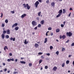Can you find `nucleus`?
I'll return each mask as SVG.
<instances>
[{
  "mask_svg": "<svg viewBox=\"0 0 74 74\" xmlns=\"http://www.w3.org/2000/svg\"><path fill=\"white\" fill-rule=\"evenodd\" d=\"M23 5L24 6V8H26L27 7V10H29V9L30 8V6H29V4H28V3L26 5V4H25V3L23 4Z\"/></svg>",
  "mask_w": 74,
  "mask_h": 74,
  "instance_id": "nucleus-1",
  "label": "nucleus"
},
{
  "mask_svg": "<svg viewBox=\"0 0 74 74\" xmlns=\"http://www.w3.org/2000/svg\"><path fill=\"white\" fill-rule=\"evenodd\" d=\"M66 34L67 37H71L73 35V33H71V32H67Z\"/></svg>",
  "mask_w": 74,
  "mask_h": 74,
  "instance_id": "nucleus-2",
  "label": "nucleus"
},
{
  "mask_svg": "<svg viewBox=\"0 0 74 74\" xmlns=\"http://www.w3.org/2000/svg\"><path fill=\"white\" fill-rule=\"evenodd\" d=\"M65 37L66 36L64 35H63L62 36V35H60V39H62V38L63 40H64Z\"/></svg>",
  "mask_w": 74,
  "mask_h": 74,
  "instance_id": "nucleus-3",
  "label": "nucleus"
},
{
  "mask_svg": "<svg viewBox=\"0 0 74 74\" xmlns=\"http://www.w3.org/2000/svg\"><path fill=\"white\" fill-rule=\"evenodd\" d=\"M39 4V2H38V1H37L35 2V7H36V8H37L38 7V5Z\"/></svg>",
  "mask_w": 74,
  "mask_h": 74,
  "instance_id": "nucleus-4",
  "label": "nucleus"
},
{
  "mask_svg": "<svg viewBox=\"0 0 74 74\" xmlns=\"http://www.w3.org/2000/svg\"><path fill=\"white\" fill-rule=\"evenodd\" d=\"M32 23L33 26H36V22L34 21H32Z\"/></svg>",
  "mask_w": 74,
  "mask_h": 74,
  "instance_id": "nucleus-5",
  "label": "nucleus"
},
{
  "mask_svg": "<svg viewBox=\"0 0 74 74\" xmlns=\"http://www.w3.org/2000/svg\"><path fill=\"white\" fill-rule=\"evenodd\" d=\"M25 16H26V14H24L21 16V18L22 19H23V18L24 17H25Z\"/></svg>",
  "mask_w": 74,
  "mask_h": 74,
  "instance_id": "nucleus-6",
  "label": "nucleus"
},
{
  "mask_svg": "<svg viewBox=\"0 0 74 74\" xmlns=\"http://www.w3.org/2000/svg\"><path fill=\"white\" fill-rule=\"evenodd\" d=\"M6 33L8 34H10V30L9 29H7L6 31Z\"/></svg>",
  "mask_w": 74,
  "mask_h": 74,
  "instance_id": "nucleus-7",
  "label": "nucleus"
},
{
  "mask_svg": "<svg viewBox=\"0 0 74 74\" xmlns=\"http://www.w3.org/2000/svg\"><path fill=\"white\" fill-rule=\"evenodd\" d=\"M56 70H57V67L56 66L54 67L53 69V70L55 71Z\"/></svg>",
  "mask_w": 74,
  "mask_h": 74,
  "instance_id": "nucleus-8",
  "label": "nucleus"
},
{
  "mask_svg": "<svg viewBox=\"0 0 74 74\" xmlns=\"http://www.w3.org/2000/svg\"><path fill=\"white\" fill-rule=\"evenodd\" d=\"M10 40L11 41H12V40H13V41H14L15 40V38H13L12 37H11L10 38Z\"/></svg>",
  "mask_w": 74,
  "mask_h": 74,
  "instance_id": "nucleus-9",
  "label": "nucleus"
},
{
  "mask_svg": "<svg viewBox=\"0 0 74 74\" xmlns=\"http://www.w3.org/2000/svg\"><path fill=\"white\" fill-rule=\"evenodd\" d=\"M17 26H18V23H15V24L13 25V26H12V27H14Z\"/></svg>",
  "mask_w": 74,
  "mask_h": 74,
  "instance_id": "nucleus-10",
  "label": "nucleus"
},
{
  "mask_svg": "<svg viewBox=\"0 0 74 74\" xmlns=\"http://www.w3.org/2000/svg\"><path fill=\"white\" fill-rule=\"evenodd\" d=\"M24 43L26 45L27 44H28L29 43V42L27 41L26 39H25V40Z\"/></svg>",
  "mask_w": 74,
  "mask_h": 74,
  "instance_id": "nucleus-11",
  "label": "nucleus"
},
{
  "mask_svg": "<svg viewBox=\"0 0 74 74\" xmlns=\"http://www.w3.org/2000/svg\"><path fill=\"white\" fill-rule=\"evenodd\" d=\"M51 5L52 7H54V6H55V3L54 2H52L51 3Z\"/></svg>",
  "mask_w": 74,
  "mask_h": 74,
  "instance_id": "nucleus-12",
  "label": "nucleus"
},
{
  "mask_svg": "<svg viewBox=\"0 0 74 74\" xmlns=\"http://www.w3.org/2000/svg\"><path fill=\"white\" fill-rule=\"evenodd\" d=\"M1 37L2 38L3 40H4V37H5V35H4V34H2L1 35Z\"/></svg>",
  "mask_w": 74,
  "mask_h": 74,
  "instance_id": "nucleus-13",
  "label": "nucleus"
},
{
  "mask_svg": "<svg viewBox=\"0 0 74 74\" xmlns=\"http://www.w3.org/2000/svg\"><path fill=\"white\" fill-rule=\"evenodd\" d=\"M62 12H63V11H62V10L61 9L58 11V13L59 14H61L62 13Z\"/></svg>",
  "mask_w": 74,
  "mask_h": 74,
  "instance_id": "nucleus-14",
  "label": "nucleus"
},
{
  "mask_svg": "<svg viewBox=\"0 0 74 74\" xmlns=\"http://www.w3.org/2000/svg\"><path fill=\"white\" fill-rule=\"evenodd\" d=\"M44 20H43L42 21H41L40 22V23L42 24V25H44Z\"/></svg>",
  "mask_w": 74,
  "mask_h": 74,
  "instance_id": "nucleus-15",
  "label": "nucleus"
},
{
  "mask_svg": "<svg viewBox=\"0 0 74 74\" xmlns=\"http://www.w3.org/2000/svg\"><path fill=\"white\" fill-rule=\"evenodd\" d=\"M6 49H8V48H7V46H5L4 48V50H5H5Z\"/></svg>",
  "mask_w": 74,
  "mask_h": 74,
  "instance_id": "nucleus-16",
  "label": "nucleus"
},
{
  "mask_svg": "<svg viewBox=\"0 0 74 74\" xmlns=\"http://www.w3.org/2000/svg\"><path fill=\"white\" fill-rule=\"evenodd\" d=\"M20 62L21 63H22V64H26V62L25 61H20Z\"/></svg>",
  "mask_w": 74,
  "mask_h": 74,
  "instance_id": "nucleus-17",
  "label": "nucleus"
},
{
  "mask_svg": "<svg viewBox=\"0 0 74 74\" xmlns=\"http://www.w3.org/2000/svg\"><path fill=\"white\" fill-rule=\"evenodd\" d=\"M60 32V29H56V33H59Z\"/></svg>",
  "mask_w": 74,
  "mask_h": 74,
  "instance_id": "nucleus-18",
  "label": "nucleus"
},
{
  "mask_svg": "<svg viewBox=\"0 0 74 74\" xmlns=\"http://www.w3.org/2000/svg\"><path fill=\"white\" fill-rule=\"evenodd\" d=\"M36 48H37L38 47V45L37 43H36L35 45Z\"/></svg>",
  "mask_w": 74,
  "mask_h": 74,
  "instance_id": "nucleus-19",
  "label": "nucleus"
},
{
  "mask_svg": "<svg viewBox=\"0 0 74 74\" xmlns=\"http://www.w3.org/2000/svg\"><path fill=\"white\" fill-rule=\"evenodd\" d=\"M18 29H19L18 27H15V30H16V31L18 30Z\"/></svg>",
  "mask_w": 74,
  "mask_h": 74,
  "instance_id": "nucleus-20",
  "label": "nucleus"
},
{
  "mask_svg": "<svg viewBox=\"0 0 74 74\" xmlns=\"http://www.w3.org/2000/svg\"><path fill=\"white\" fill-rule=\"evenodd\" d=\"M47 42V38H45V40L44 41V43H46Z\"/></svg>",
  "mask_w": 74,
  "mask_h": 74,
  "instance_id": "nucleus-21",
  "label": "nucleus"
},
{
  "mask_svg": "<svg viewBox=\"0 0 74 74\" xmlns=\"http://www.w3.org/2000/svg\"><path fill=\"white\" fill-rule=\"evenodd\" d=\"M41 12H39L38 13V15L39 16H40V15H41Z\"/></svg>",
  "mask_w": 74,
  "mask_h": 74,
  "instance_id": "nucleus-22",
  "label": "nucleus"
},
{
  "mask_svg": "<svg viewBox=\"0 0 74 74\" xmlns=\"http://www.w3.org/2000/svg\"><path fill=\"white\" fill-rule=\"evenodd\" d=\"M61 16V14H59L56 16V17L57 18H58L59 17V16Z\"/></svg>",
  "mask_w": 74,
  "mask_h": 74,
  "instance_id": "nucleus-23",
  "label": "nucleus"
},
{
  "mask_svg": "<svg viewBox=\"0 0 74 74\" xmlns=\"http://www.w3.org/2000/svg\"><path fill=\"white\" fill-rule=\"evenodd\" d=\"M6 31L5 30H4L3 32V34H2L5 35V33H6Z\"/></svg>",
  "mask_w": 74,
  "mask_h": 74,
  "instance_id": "nucleus-24",
  "label": "nucleus"
},
{
  "mask_svg": "<svg viewBox=\"0 0 74 74\" xmlns=\"http://www.w3.org/2000/svg\"><path fill=\"white\" fill-rule=\"evenodd\" d=\"M66 12V10H65V9H63V14H65Z\"/></svg>",
  "mask_w": 74,
  "mask_h": 74,
  "instance_id": "nucleus-25",
  "label": "nucleus"
},
{
  "mask_svg": "<svg viewBox=\"0 0 74 74\" xmlns=\"http://www.w3.org/2000/svg\"><path fill=\"white\" fill-rule=\"evenodd\" d=\"M5 22L6 23H7L8 22V19H6L5 21Z\"/></svg>",
  "mask_w": 74,
  "mask_h": 74,
  "instance_id": "nucleus-26",
  "label": "nucleus"
},
{
  "mask_svg": "<svg viewBox=\"0 0 74 74\" xmlns=\"http://www.w3.org/2000/svg\"><path fill=\"white\" fill-rule=\"evenodd\" d=\"M4 26H5V24L2 23V27H4Z\"/></svg>",
  "mask_w": 74,
  "mask_h": 74,
  "instance_id": "nucleus-27",
  "label": "nucleus"
},
{
  "mask_svg": "<svg viewBox=\"0 0 74 74\" xmlns=\"http://www.w3.org/2000/svg\"><path fill=\"white\" fill-rule=\"evenodd\" d=\"M65 64H64V63H62V67H63L64 66Z\"/></svg>",
  "mask_w": 74,
  "mask_h": 74,
  "instance_id": "nucleus-28",
  "label": "nucleus"
},
{
  "mask_svg": "<svg viewBox=\"0 0 74 74\" xmlns=\"http://www.w3.org/2000/svg\"><path fill=\"white\" fill-rule=\"evenodd\" d=\"M18 71H14L13 72L14 74H18Z\"/></svg>",
  "mask_w": 74,
  "mask_h": 74,
  "instance_id": "nucleus-29",
  "label": "nucleus"
},
{
  "mask_svg": "<svg viewBox=\"0 0 74 74\" xmlns=\"http://www.w3.org/2000/svg\"><path fill=\"white\" fill-rule=\"evenodd\" d=\"M5 37L6 38H9V36L8 35H6Z\"/></svg>",
  "mask_w": 74,
  "mask_h": 74,
  "instance_id": "nucleus-30",
  "label": "nucleus"
},
{
  "mask_svg": "<svg viewBox=\"0 0 74 74\" xmlns=\"http://www.w3.org/2000/svg\"><path fill=\"white\" fill-rule=\"evenodd\" d=\"M42 62V60H40L39 61V64H40Z\"/></svg>",
  "mask_w": 74,
  "mask_h": 74,
  "instance_id": "nucleus-31",
  "label": "nucleus"
},
{
  "mask_svg": "<svg viewBox=\"0 0 74 74\" xmlns=\"http://www.w3.org/2000/svg\"><path fill=\"white\" fill-rule=\"evenodd\" d=\"M48 30H52V28L51 27H49L48 28Z\"/></svg>",
  "mask_w": 74,
  "mask_h": 74,
  "instance_id": "nucleus-32",
  "label": "nucleus"
},
{
  "mask_svg": "<svg viewBox=\"0 0 74 74\" xmlns=\"http://www.w3.org/2000/svg\"><path fill=\"white\" fill-rule=\"evenodd\" d=\"M38 27H41V25L40 24H39L38 25Z\"/></svg>",
  "mask_w": 74,
  "mask_h": 74,
  "instance_id": "nucleus-33",
  "label": "nucleus"
},
{
  "mask_svg": "<svg viewBox=\"0 0 74 74\" xmlns=\"http://www.w3.org/2000/svg\"><path fill=\"white\" fill-rule=\"evenodd\" d=\"M53 49V47L52 46H50V49Z\"/></svg>",
  "mask_w": 74,
  "mask_h": 74,
  "instance_id": "nucleus-34",
  "label": "nucleus"
},
{
  "mask_svg": "<svg viewBox=\"0 0 74 74\" xmlns=\"http://www.w3.org/2000/svg\"><path fill=\"white\" fill-rule=\"evenodd\" d=\"M62 48V51H64L65 50V48H63V47Z\"/></svg>",
  "mask_w": 74,
  "mask_h": 74,
  "instance_id": "nucleus-35",
  "label": "nucleus"
},
{
  "mask_svg": "<svg viewBox=\"0 0 74 74\" xmlns=\"http://www.w3.org/2000/svg\"><path fill=\"white\" fill-rule=\"evenodd\" d=\"M45 69H47L48 68V66H45Z\"/></svg>",
  "mask_w": 74,
  "mask_h": 74,
  "instance_id": "nucleus-36",
  "label": "nucleus"
},
{
  "mask_svg": "<svg viewBox=\"0 0 74 74\" xmlns=\"http://www.w3.org/2000/svg\"><path fill=\"white\" fill-rule=\"evenodd\" d=\"M69 60H67L66 61V64H69Z\"/></svg>",
  "mask_w": 74,
  "mask_h": 74,
  "instance_id": "nucleus-37",
  "label": "nucleus"
},
{
  "mask_svg": "<svg viewBox=\"0 0 74 74\" xmlns=\"http://www.w3.org/2000/svg\"><path fill=\"white\" fill-rule=\"evenodd\" d=\"M48 33H49V31H47L46 34V36H48Z\"/></svg>",
  "mask_w": 74,
  "mask_h": 74,
  "instance_id": "nucleus-38",
  "label": "nucleus"
},
{
  "mask_svg": "<svg viewBox=\"0 0 74 74\" xmlns=\"http://www.w3.org/2000/svg\"><path fill=\"white\" fill-rule=\"evenodd\" d=\"M32 66V63H29V67H31V66Z\"/></svg>",
  "mask_w": 74,
  "mask_h": 74,
  "instance_id": "nucleus-39",
  "label": "nucleus"
},
{
  "mask_svg": "<svg viewBox=\"0 0 74 74\" xmlns=\"http://www.w3.org/2000/svg\"><path fill=\"white\" fill-rule=\"evenodd\" d=\"M39 18H39V17H37L36 18V19L37 20H38V21H39Z\"/></svg>",
  "mask_w": 74,
  "mask_h": 74,
  "instance_id": "nucleus-40",
  "label": "nucleus"
},
{
  "mask_svg": "<svg viewBox=\"0 0 74 74\" xmlns=\"http://www.w3.org/2000/svg\"><path fill=\"white\" fill-rule=\"evenodd\" d=\"M56 55H58L59 54V51H57L56 53Z\"/></svg>",
  "mask_w": 74,
  "mask_h": 74,
  "instance_id": "nucleus-41",
  "label": "nucleus"
},
{
  "mask_svg": "<svg viewBox=\"0 0 74 74\" xmlns=\"http://www.w3.org/2000/svg\"><path fill=\"white\" fill-rule=\"evenodd\" d=\"M11 12L12 13V14H14V13H15V12L14 11H11Z\"/></svg>",
  "mask_w": 74,
  "mask_h": 74,
  "instance_id": "nucleus-42",
  "label": "nucleus"
},
{
  "mask_svg": "<svg viewBox=\"0 0 74 74\" xmlns=\"http://www.w3.org/2000/svg\"><path fill=\"white\" fill-rule=\"evenodd\" d=\"M40 58H41V59H44V56H41L40 57Z\"/></svg>",
  "mask_w": 74,
  "mask_h": 74,
  "instance_id": "nucleus-43",
  "label": "nucleus"
},
{
  "mask_svg": "<svg viewBox=\"0 0 74 74\" xmlns=\"http://www.w3.org/2000/svg\"><path fill=\"white\" fill-rule=\"evenodd\" d=\"M61 27H64V25L63 24H61Z\"/></svg>",
  "mask_w": 74,
  "mask_h": 74,
  "instance_id": "nucleus-44",
  "label": "nucleus"
},
{
  "mask_svg": "<svg viewBox=\"0 0 74 74\" xmlns=\"http://www.w3.org/2000/svg\"><path fill=\"white\" fill-rule=\"evenodd\" d=\"M49 0H47L46 1V3H47V4H48V3H49Z\"/></svg>",
  "mask_w": 74,
  "mask_h": 74,
  "instance_id": "nucleus-45",
  "label": "nucleus"
},
{
  "mask_svg": "<svg viewBox=\"0 0 74 74\" xmlns=\"http://www.w3.org/2000/svg\"><path fill=\"white\" fill-rule=\"evenodd\" d=\"M8 62H10L11 61V59H8L7 60Z\"/></svg>",
  "mask_w": 74,
  "mask_h": 74,
  "instance_id": "nucleus-46",
  "label": "nucleus"
},
{
  "mask_svg": "<svg viewBox=\"0 0 74 74\" xmlns=\"http://www.w3.org/2000/svg\"><path fill=\"white\" fill-rule=\"evenodd\" d=\"M71 47H73V46H74V43H72L71 45Z\"/></svg>",
  "mask_w": 74,
  "mask_h": 74,
  "instance_id": "nucleus-47",
  "label": "nucleus"
},
{
  "mask_svg": "<svg viewBox=\"0 0 74 74\" xmlns=\"http://www.w3.org/2000/svg\"><path fill=\"white\" fill-rule=\"evenodd\" d=\"M3 13H1V18H3Z\"/></svg>",
  "mask_w": 74,
  "mask_h": 74,
  "instance_id": "nucleus-48",
  "label": "nucleus"
},
{
  "mask_svg": "<svg viewBox=\"0 0 74 74\" xmlns=\"http://www.w3.org/2000/svg\"><path fill=\"white\" fill-rule=\"evenodd\" d=\"M42 54V53L41 52H39L38 53V55H41Z\"/></svg>",
  "mask_w": 74,
  "mask_h": 74,
  "instance_id": "nucleus-49",
  "label": "nucleus"
},
{
  "mask_svg": "<svg viewBox=\"0 0 74 74\" xmlns=\"http://www.w3.org/2000/svg\"><path fill=\"white\" fill-rule=\"evenodd\" d=\"M34 30H37V27H35L34 28Z\"/></svg>",
  "mask_w": 74,
  "mask_h": 74,
  "instance_id": "nucleus-50",
  "label": "nucleus"
},
{
  "mask_svg": "<svg viewBox=\"0 0 74 74\" xmlns=\"http://www.w3.org/2000/svg\"><path fill=\"white\" fill-rule=\"evenodd\" d=\"M46 55H47V56H50V53H47Z\"/></svg>",
  "mask_w": 74,
  "mask_h": 74,
  "instance_id": "nucleus-51",
  "label": "nucleus"
},
{
  "mask_svg": "<svg viewBox=\"0 0 74 74\" xmlns=\"http://www.w3.org/2000/svg\"><path fill=\"white\" fill-rule=\"evenodd\" d=\"M53 32H51V36H53Z\"/></svg>",
  "mask_w": 74,
  "mask_h": 74,
  "instance_id": "nucleus-52",
  "label": "nucleus"
},
{
  "mask_svg": "<svg viewBox=\"0 0 74 74\" xmlns=\"http://www.w3.org/2000/svg\"><path fill=\"white\" fill-rule=\"evenodd\" d=\"M69 41L70 40H67V41H66V42L68 43L69 42Z\"/></svg>",
  "mask_w": 74,
  "mask_h": 74,
  "instance_id": "nucleus-53",
  "label": "nucleus"
},
{
  "mask_svg": "<svg viewBox=\"0 0 74 74\" xmlns=\"http://www.w3.org/2000/svg\"><path fill=\"white\" fill-rule=\"evenodd\" d=\"M10 60H11L12 61H14V60L13 58H12V59H10Z\"/></svg>",
  "mask_w": 74,
  "mask_h": 74,
  "instance_id": "nucleus-54",
  "label": "nucleus"
},
{
  "mask_svg": "<svg viewBox=\"0 0 74 74\" xmlns=\"http://www.w3.org/2000/svg\"><path fill=\"white\" fill-rule=\"evenodd\" d=\"M3 65V66H5V64L4 62H3V64H2Z\"/></svg>",
  "mask_w": 74,
  "mask_h": 74,
  "instance_id": "nucleus-55",
  "label": "nucleus"
},
{
  "mask_svg": "<svg viewBox=\"0 0 74 74\" xmlns=\"http://www.w3.org/2000/svg\"><path fill=\"white\" fill-rule=\"evenodd\" d=\"M69 10H70V11H71V10H73V9H72V8H70L69 9Z\"/></svg>",
  "mask_w": 74,
  "mask_h": 74,
  "instance_id": "nucleus-56",
  "label": "nucleus"
},
{
  "mask_svg": "<svg viewBox=\"0 0 74 74\" xmlns=\"http://www.w3.org/2000/svg\"><path fill=\"white\" fill-rule=\"evenodd\" d=\"M9 55H10V56H12V53H10Z\"/></svg>",
  "mask_w": 74,
  "mask_h": 74,
  "instance_id": "nucleus-57",
  "label": "nucleus"
},
{
  "mask_svg": "<svg viewBox=\"0 0 74 74\" xmlns=\"http://www.w3.org/2000/svg\"><path fill=\"white\" fill-rule=\"evenodd\" d=\"M38 1H39V2H41V1H42V0H38Z\"/></svg>",
  "mask_w": 74,
  "mask_h": 74,
  "instance_id": "nucleus-58",
  "label": "nucleus"
},
{
  "mask_svg": "<svg viewBox=\"0 0 74 74\" xmlns=\"http://www.w3.org/2000/svg\"><path fill=\"white\" fill-rule=\"evenodd\" d=\"M71 15V12H70V14H69V17Z\"/></svg>",
  "mask_w": 74,
  "mask_h": 74,
  "instance_id": "nucleus-59",
  "label": "nucleus"
},
{
  "mask_svg": "<svg viewBox=\"0 0 74 74\" xmlns=\"http://www.w3.org/2000/svg\"><path fill=\"white\" fill-rule=\"evenodd\" d=\"M65 23H66V22H65V21L64 22H63V24H64V25H65Z\"/></svg>",
  "mask_w": 74,
  "mask_h": 74,
  "instance_id": "nucleus-60",
  "label": "nucleus"
},
{
  "mask_svg": "<svg viewBox=\"0 0 74 74\" xmlns=\"http://www.w3.org/2000/svg\"><path fill=\"white\" fill-rule=\"evenodd\" d=\"M71 55H69V58H70V57H71Z\"/></svg>",
  "mask_w": 74,
  "mask_h": 74,
  "instance_id": "nucleus-61",
  "label": "nucleus"
},
{
  "mask_svg": "<svg viewBox=\"0 0 74 74\" xmlns=\"http://www.w3.org/2000/svg\"><path fill=\"white\" fill-rule=\"evenodd\" d=\"M15 62H17V61H18V60H17V59H16L15 60Z\"/></svg>",
  "mask_w": 74,
  "mask_h": 74,
  "instance_id": "nucleus-62",
  "label": "nucleus"
},
{
  "mask_svg": "<svg viewBox=\"0 0 74 74\" xmlns=\"http://www.w3.org/2000/svg\"><path fill=\"white\" fill-rule=\"evenodd\" d=\"M5 71H7V69H5L4 70Z\"/></svg>",
  "mask_w": 74,
  "mask_h": 74,
  "instance_id": "nucleus-63",
  "label": "nucleus"
},
{
  "mask_svg": "<svg viewBox=\"0 0 74 74\" xmlns=\"http://www.w3.org/2000/svg\"><path fill=\"white\" fill-rule=\"evenodd\" d=\"M73 66H74V61H73Z\"/></svg>",
  "mask_w": 74,
  "mask_h": 74,
  "instance_id": "nucleus-64",
  "label": "nucleus"
}]
</instances>
